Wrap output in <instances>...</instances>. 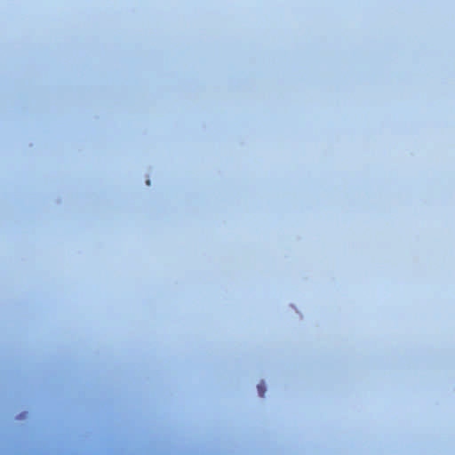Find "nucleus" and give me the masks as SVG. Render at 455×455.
<instances>
[{"mask_svg": "<svg viewBox=\"0 0 455 455\" xmlns=\"http://www.w3.org/2000/svg\"><path fill=\"white\" fill-rule=\"evenodd\" d=\"M258 391H259V394L261 397H263L265 395V393H266V387H265V384L264 382H261L258 385Z\"/></svg>", "mask_w": 455, "mask_h": 455, "instance_id": "1", "label": "nucleus"}]
</instances>
